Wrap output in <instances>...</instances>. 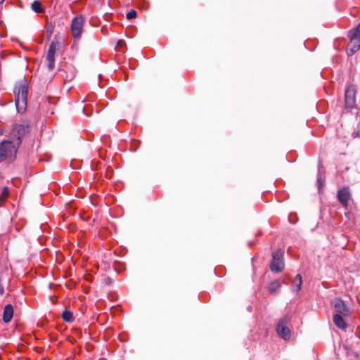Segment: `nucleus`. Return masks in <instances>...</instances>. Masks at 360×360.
<instances>
[{
  "mask_svg": "<svg viewBox=\"0 0 360 360\" xmlns=\"http://www.w3.org/2000/svg\"><path fill=\"white\" fill-rule=\"evenodd\" d=\"M32 9L36 13H42L44 11V7L39 1H34L31 5Z\"/></svg>",
  "mask_w": 360,
  "mask_h": 360,
  "instance_id": "dca6fc26",
  "label": "nucleus"
},
{
  "mask_svg": "<svg viewBox=\"0 0 360 360\" xmlns=\"http://www.w3.org/2000/svg\"><path fill=\"white\" fill-rule=\"evenodd\" d=\"M136 17V11L134 10H131L127 14V18L128 19L135 18Z\"/></svg>",
  "mask_w": 360,
  "mask_h": 360,
  "instance_id": "6ab92c4d",
  "label": "nucleus"
},
{
  "mask_svg": "<svg viewBox=\"0 0 360 360\" xmlns=\"http://www.w3.org/2000/svg\"><path fill=\"white\" fill-rule=\"evenodd\" d=\"M124 42L122 40H120L117 42V46H119L120 47H122L124 45Z\"/></svg>",
  "mask_w": 360,
  "mask_h": 360,
  "instance_id": "aec40b11",
  "label": "nucleus"
},
{
  "mask_svg": "<svg viewBox=\"0 0 360 360\" xmlns=\"http://www.w3.org/2000/svg\"><path fill=\"white\" fill-rule=\"evenodd\" d=\"M84 24V18L82 15H78L73 18L71 23V33L75 39H79L83 30Z\"/></svg>",
  "mask_w": 360,
  "mask_h": 360,
  "instance_id": "423d86ee",
  "label": "nucleus"
},
{
  "mask_svg": "<svg viewBox=\"0 0 360 360\" xmlns=\"http://www.w3.org/2000/svg\"><path fill=\"white\" fill-rule=\"evenodd\" d=\"M4 0H0V4L3 3Z\"/></svg>",
  "mask_w": 360,
  "mask_h": 360,
  "instance_id": "412c9836",
  "label": "nucleus"
},
{
  "mask_svg": "<svg viewBox=\"0 0 360 360\" xmlns=\"http://www.w3.org/2000/svg\"><path fill=\"white\" fill-rule=\"evenodd\" d=\"M302 284V276L300 274H297L294 281H292V289L296 292H299L301 289Z\"/></svg>",
  "mask_w": 360,
  "mask_h": 360,
  "instance_id": "2eb2a0df",
  "label": "nucleus"
},
{
  "mask_svg": "<svg viewBox=\"0 0 360 360\" xmlns=\"http://www.w3.org/2000/svg\"><path fill=\"white\" fill-rule=\"evenodd\" d=\"M13 308L11 304H7L5 306L3 314V321L5 323H8L13 318Z\"/></svg>",
  "mask_w": 360,
  "mask_h": 360,
  "instance_id": "f8f14e48",
  "label": "nucleus"
},
{
  "mask_svg": "<svg viewBox=\"0 0 360 360\" xmlns=\"http://www.w3.org/2000/svg\"><path fill=\"white\" fill-rule=\"evenodd\" d=\"M19 146V141L9 139L2 141L0 144V162L6 160H13Z\"/></svg>",
  "mask_w": 360,
  "mask_h": 360,
  "instance_id": "f257e3e1",
  "label": "nucleus"
},
{
  "mask_svg": "<svg viewBox=\"0 0 360 360\" xmlns=\"http://www.w3.org/2000/svg\"><path fill=\"white\" fill-rule=\"evenodd\" d=\"M337 198L339 202L344 207H347L349 200L352 198V195L348 186H345L338 191Z\"/></svg>",
  "mask_w": 360,
  "mask_h": 360,
  "instance_id": "6e6552de",
  "label": "nucleus"
},
{
  "mask_svg": "<svg viewBox=\"0 0 360 360\" xmlns=\"http://www.w3.org/2000/svg\"><path fill=\"white\" fill-rule=\"evenodd\" d=\"M62 318L65 321L72 322L73 321V314L72 311L65 309L62 314Z\"/></svg>",
  "mask_w": 360,
  "mask_h": 360,
  "instance_id": "f3484780",
  "label": "nucleus"
},
{
  "mask_svg": "<svg viewBox=\"0 0 360 360\" xmlns=\"http://www.w3.org/2000/svg\"><path fill=\"white\" fill-rule=\"evenodd\" d=\"M355 103V90L354 86H348L345 91V106L352 108Z\"/></svg>",
  "mask_w": 360,
  "mask_h": 360,
  "instance_id": "9b49d317",
  "label": "nucleus"
},
{
  "mask_svg": "<svg viewBox=\"0 0 360 360\" xmlns=\"http://www.w3.org/2000/svg\"><path fill=\"white\" fill-rule=\"evenodd\" d=\"M284 269L283 251L277 250L272 255V261L270 264V269L274 272H281Z\"/></svg>",
  "mask_w": 360,
  "mask_h": 360,
  "instance_id": "39448f33",
  "label": "nucleus"
},
{
  "mask_svg": "<svg viewBox=\"0 0 360 360\" xmlns=\"http://www.w3.org/2000/svg\"><path fill=\"white\" fill-rule=\"evenodd\" d=\"M14 93L17 110L22 112L27 106L28 86L25 83L20 84L15 86Z\"/></svg>",
  "mask_w": 360,
  "mask_h": 360,
  "instance_id": "f03ea898",
  "label": "nucleus"
},
{
  "mask_svg": "<svg viewBox=\"0 0 360 360\" xmlns=\"http://www.w3.org/2000/svg\"><path fill=\"white\" fill-rule=\"evenodd\" d=\"M57 50V43L55 41H52L47 51L46 55V60L48 62V68L49 70H53L54 68V62H55V56Z\"/></svg>",
  "mask_w": 360,
  "mask_h": 360,
  "instance_id": "1a4fd4ad",
  "label": "nucleus"
},
{
  "mask_svg": "<svg viewBox=\"0 0 360 360\" xmlns=\"http://www.w3.org/2000/svg\"><path fill=\"white\" fill-rule=\"evenodd\" d=\"M281 283L278 280H274L271 282L268 286V290L271 294H275L279 292Z\"/></svg>",
  "mask_w": 360,
  "mask_h": 360,
  "instance_id": "4468645a",
  "label": "nucleus"
},
{
  "mask_svg": "<svg viewBox=\"0 0 360 360\" xmlns=\"http://www.w3.org/2000/svg\"><path fill=\"white\" fill-rule=\"evenodd\" d=\"M290 318L285 316L281 319L276 326L277 334L284 340H289L291 337V332L289 328Z\"/></svg>",
  "mask_w": 360,
  "mask_h": 360,
  "instance_id": "20e7f679",
  "label": "nucleus"
},
{
  "mask_svg": "<svg viewBox=\"0 0 360 360\" xmlns=\"http://www.w3.org/2000/svg\"><path fill=\"white\" fill-rule=\"evenodd\" d=\"M28 126L16 124L14 125L13 130L11 133L10 139L12 141H19L20 145L22 142V139L25 136L27 132Z\"/></svg>",
  "mask_w": 360,
  "mask_h": 360,
  "instance_id": "0eeeda50",
  "label": "nucleus"
},
{
  "mask_svg": "<svg viewBox=\"0 0 360 360\" xmlns=\"http://www.w3.org/2000/svg\"><path fill=\"white\" fill-rule=\"evenodd\" d=\"M348 38L349 41L347 45V53L351 56L360 49V23L348 32Z\"/></svg>",
  "mask_w": 360,
  "mask_h": 360,
  "instance_id": "7ed1b4c3",
  "label": "nucleus"
},
{
  "mask_svg": "<svg viewBox=\"0 0 360 360\" xmlns=\"http://www.w3.org/2000/svg\"><path fill=\"white\" fill-rule=\"evenodd\" d=\"M333 305L335 308V310L338 314L342 315L344 316H349L350 314V311L349 308L345 304V302L340 299H335L333 302Z\"/></svg>",
  "mask_w": 360,
  "mask_h": 360,
  "instance_id": "9d476101",
  "label": "nucleus"
},
{
  "mask_svg": "<svg viewBox=\"0 0 360 360\" xmlns=\"http://www.w3.org/2000/svg\"><path fill=\"white\" fill-rule=\"evenodd\" d=\"M333 322L335 325L340 329H345L347 328V324L342 318V315L335 314L333 316Z\"/></svg>",
  "mask_w": 360,
  "mask_h": 360,
  "instance_id": "ddd939ff",
  "label": "nucleus"
},
{
  "mask_svg": "<svg viewBox=\"0 0 360 360\" xmlns=\"http://www.w3.org/2000/svg\"><path fill=\"white\" fill-rule=\"evenodd\" d=\"M8 196V190L7 187H4L3 191L0 195V206L5 201Z\"/></svg>",
  "mask_w": 360,
  "mask_h": 360,
  "instance_id": "a211bd4d",
  "label": "nucleus"
}]
</instances>
